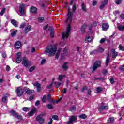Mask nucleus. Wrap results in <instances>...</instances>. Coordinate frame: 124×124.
I'll use <instances>...</instances> for the list:
<instances>
[{
	"instance_id": "f257e3e1",
	"label": "nucleus",
	"mask_w": 124,
	"mask_h": 124,
	"mask_svg": "<svg viewBox=\"0 0 124 124\" xmlns=\"http://www.w3.org/2000/svg\"><path fill=\"white\" fill-rule=\"evenodd\" d=\"M68 14L67 18L65 20V22L67 24V27L66 30V32H63L62 33V38L64 39V38H68L69 36V33H70V31L71 30V26H70V24L72 23V16H73V13L70 11V8L68 7Z\"/></svg>"
},
{
	"instance_id": "f03ea898",
	"label": "nucleus",
	"mask_w": 124,
	"mask_h": 124,
	"mask_svg": "<svg viewBox=\"0 0 124 124\" xmlns=\"http://www.w3.org/2000/svg\"><path fill=\"white\" fill-rule=\"evenodd\" d=\"M57 52V46L55 45H50L47 46L46 52L49 54L51 56H53L56 54Z\"/></svg>"
},
{
	"instance_id": "7ed1b4c3",
	"label": "nucleus",
	"mask_w": 124,
	"mask_h": 124,
	"mask_svg": "<svg viewBox=\"0 0 124 124\" xmlns=\"http://www.w3.org/2000/svg\"><path fill=\"white\" fill-rule=\"evenodd\" d=\"M26 5L24 4H21L19 6V11L21 14L20 16H26V10H25V8L26 7Z\"/></svg>"
},
{
	"instance_id": "20e7f679",
	"label": "nucleus",
	"mask_w": 124,
	"mask_h": 124,
	"mask_svg": "<svg viewBox=\"0 0 124 124\" xmlns=\"http://www.w3.org/2000/svg\"><path fill=\"white\" fill-rule=\"evenodd\" d=\"M16 89L17 95L19 97L22 96L24 93V88L23 89L21 87H17Z\"/></svg>"
},
{
	"instance_id": "39448f33",
	"label": "nucleus",
	"mask_w": 124,
	"mask_h": 124,
	"mask_svg": "<svg viewBox=\"0 0 124 124\" xmlns=\"http://www.w3.org/2000/svg\"><path fill=\"white\" fill-rule=\"evenodd\" d=\"M101 64V62L100 61H96L94 62L93 66V71H95L98 67H100Z\"/></svg>"
},
{
	"instance_id": "423d86ee",
	"label": "nucleus",
	"mask_w": 124,
	"mask_h": 124,
	"mask_svg": "<svg viewBox=\"0 0 124 124\" xmlns=\"http://www.w3.org/2000/svg\"><path fill=\"white\" fill-rule=\"evenodd\" d=\"M31 63V61H28L27 58H23L22 64H23V65H24V66H25L26 67H28V66H29V65H30Z\"/></svg>"
},
{
	"instance_id": "0eeeda50",
	"label": "nucleus",
	"mask_w": 124,
	"mask_h": 124,
	"mask_svg": "<svg viewBox=\"0 0 124 124\" xmlns=\"http://www.w3.org/2000/svg\"><path fill=\"white\" fill-rule=\"evenodd\" d=\"M110 54L112 59H116V58H117V57L118 56V52H116V50H115L114 48L111 50Z\"/></svg>"
},
{
	"instance_id": "6e6552de",
	"label": "nucleus",
	"mask_w": 124,
	"mask_h": 124,
	"mask_svg": "<svg viewBox=\"0 0 124 124\" xmlns=\"http://www.w3.org/2000/svg\"><path fill=\"white\" fill-rule=\"evenodd\" d=\"M44 115V114H43L38 115L36 119L37 122H38L40 124H43V123H44V119H42V117H43Z\"/></svg>"
},
{
	"instance_id": "1a4fd4ad",
	"label": "nucleus",
	"mask_w": 124,
	"mask_h": 124,
	"mask_svg": "<svg viewBox=\"0 0 124 124\" xmlns=\"http://www.w3.org/2000/svg\"><path fill=\"white\" fill-rule=\"evenodd\" d=\"M22 55V53L20 52H18L16 54V62L17 63H20L22 61V58H21V56Z\"/></svg>"
},
{
	"instance_id": "9d476101",
	"label": "nucleus",
	"mask_w": 124,
	"mask_h": 124,
	"mask_svg": "<svg viewBox=\"0 0 124 124\" xmlns=\"http://www.w3.org/2000/svg\"><path fill=\"white\" fill-rule=\"evenodd\" d=\"M24 91L27 94H31V93H34V90H31L30 88L28 87H24Z\"/></svg>"
},
{
	"instance_id": "9b49d317",
	"label": "nucleus",
	"mask_w": 124,
	"mask_h": 124,
	"mask_svg": "<svg viewBox=\"0 0 124 124\" xmlns=\"http://www.w3.org/2000/svg\"><path fill=\"white\" fill-rule=\"evenodd\" d=\"M77 120V117L74 115L71 116V118L69 119V121L66 122L67 124H72L73 122Z\"/></svg>"
},
{
	"instance_id": "f8f14e48",
	"label": "nucleus",
	"mask_w": 124,
	"mask_h": 124,
	"mask_svg": "<svg viewBox=\"0 0 124 124\" xmlns=\"http://www.w3.org/2000/svg\"><path fill=\"white\" fill-rule=\"evenodd\" d=\"M108 109H109L108 106H103L101 105L99 108V111L101 112V111H103V110H108Z\"/></svg>"
},
{
	"instance_id": "ddd939ff",
	"label": "nucleus",
	"mask_w": 124,
	"mask_h": 124,
	"mask_svg": "<svg viewBox=\"0 0 124 124\" xmlns=\"http://www.w3.org/2000/svg\"><path fill=\"white\" fill-rule=\"evenodd\" d=\"M22 46V43L20 41H17L15 44V47L16 49H20Z\"/></svg>"
},
{
	"instance_id": "4468645a",
	"label": "nucleus",
	"mask_w": 124,
	"mask_h": 124,
	"mask_svg": "<svg viewBox=\"0 0 124 124\" xmlns=\"http://www.w3.org/2000/svg\"><path fill=\"white\" fill-rule=\"evenodd\" d=\"M30 12H32V13H34L35 14H36L37 12V8L35 7L32 6L30 8Z\"/></svg>"
},
{
	"instance_id": "2eb2a0df",
	"label": "nucleus",
	"mask_w": 124,
	"mask_h": 124,
	"mask_svg": "<svg viewBox=\"0 0 124 124\" xmlns=\"http://www.w3.org/2000/svg\"><path fill=\"white\" fill-rule=\"evenodd\" d=\"M102 28L103 31H105L107 30H108V28H109V25L107 23H103L102 24Z\"/></svg>"
},
{
	"instance_id": "dca6fc26",
	"label": "nucleus",
	"mask_w": 124,
	"mask_h": 124,
	"mask_svg": "<svg viewBox=\"0 0 124 124\" xmlns=\"http://www.w3.org/2000/svg\"><path fill=\"white\" fill-rule=\"evenodd\" d=\"M37 111V109H36V108H33L32 109V110L31 111V112H30L28 113L29 116H30V117L31 116L33 115V114L35 113V112Z\"/></svg>"
},
{
	"instance_id": "f3484780",
	"label": "nucleus",
	"mask_w": 124,
	"mask_h": 124,
	"mask_svg": "<svg viewBox=\"0 0 124 124\" xmlns=\"http://www.w3.org/2000/svg\"><path fill=\"white\" fill-rule=\"evenodd\" d=\"M31 30V26L28 25L25 29V34H27Z\"/></svg>"
},
{
	"instance_id": "a211bd4d",
	"label": "nucleus",
	"mask_w": 124,
	"mask_h": 124,
	"mask_svg": "<svg viewBox=\"0 0 124 124\" xmlns=\"http://www.w3.org/2000/svg\"><path fill=\"white\" fill-rule=\"evenodd\" d=\"M65 56H67V50H66V49L64 48L61 52V57L62 58H63V57H65Z\"/></svg>"
},
{
	"instance_id": "6ab92c4d",
	"label": "nucleus",
	"mask_w": 124,
	"mask_h": 124,
	"mask_svg": "<svg viewBox=\"0 0 124 124\" xmlns=\"http://www.w3.org/2000/svg\"><path fill=\"white\" fill-rule=\"evenodd\" d=\"M11 23L12 25H13V26L16 27V28H17V27H18V25H19V22H17V21L14 19H12L11 20Z\"/></svg>"
},
{
	"instance_id": "aec40b11",
	"label": "nucleus",
	"mask_w": 124,
	"mask_h": 124,
	"mask_svg": "<svg viewBox=\"0 0 124 124\" xmlns=\"http://www.w3.org/2000/svg\"><path fill=\"white\" fill-rule=\"evenodd\" d=\"M62 51V48H59L57 50V51L56 52V54L55 56V59L58 60L59 59V57H60V55L61 54V51Z\"/></svg>"
},
{
	"instance_id": "412c9836",
	"label": "nucleus",
	"mask_w": 124,
	"mask_h": 124,
	"mask_svg": "<svg viewBox=\"0 0 124 124\" xmlns=\"http://www.w3.org/2000/svg\"><path fill=\"white\" fill-rule=\"evenodd\" d=\"M7 93H6L5 94H4L3 97L2 98V102L5 103L6 101H7Z\"/></svg>"
},
{
	"instance_id": "4be33fe9",
	"label": "nucleus",
	"mask_w": 124,
	"mask_h": 124,
	"mask_svg": "<svg viewBox=\"0 0 124 124\" xmlns=\"http://www.w3.org/2000/svg\"><path fill=\"white\" fill-rule=\"evenodd\" d=\"M68 64V62H65L62 65V68H63L64 70H67V69H68V66H67Z\"/></svg>"
},
{
	"instance_id": "5701e85b",
	"label": "nucleus",
	"mask_w": 124,
	"mask_h": 124,
	"mask_svg": "<svg viewBox=\"0 0 124 124\" xmlns=\"http://www.w3.org/2000/svg\"><path fill=\"white\" fill-rule=\"evenodd\" d=\"M86 28H87V24H84L81 27V31L82 34L85 33V31H86Z\"/></svg>"
},
{
	"instance_id": "b1692460",
	"label": "nucleus",
	"mask_w": 124,
	"mask_h": 124,
	"mask_svg": "<svg viewBox=\"0 0 124 124\" xmlns=\"http://www.w3.org/2000/svg\"><path fill=\"white\" fill-rule=\"evenodd\" d=\"M81 9L84 12H87V6L85 3H82L81 4Z\"/></svg>"
},
{
	"instance_id": "393cba45",
	"label": "nucleus",
	"mask_w": 124,
	"mask_h": 124,
	"mask_svg": "<svg viewBox=\"0 0 124 124\" xmlns=\"http://www.w3.org/2000/svg\"><path fill=\"white\" fill-rule=\"evenodd\" d=\"M108 3V1H105L104 3H102V4L100 6V9H103L104 8V6L106 5Z\"/></svg>"
},
{
	"instance_id": "a878e982",
	"label": "nucleus",
	"mask_w": 124,
	"mask_h": 124,
	"mask_svg": "<svg viewBox=\"0 0 124 124\" xmlns=\"http://www.w3.org/2000/svg\"><path fill=\"white\" fill-rule=\"evenodd\" d=\"M49 31H50V36L51 37H54V30L53 29V27H50L49 28Z\"/></svg>"
},
{
	"instance_id": "bb28decb",
	"label": "nucleus",
	"mask_w": 124,
	"mask_h": 124,
	"mask_svg": "<svg viewBox=\"0 0 124 124\" xmlns=\"http://www.w3.org/2000/svg\"><path fill=\"white\" fill-rule=\"evenodd\" d=\"M93 40V37L91 36H87L85 38V41H88V42H91Z\"/></svg>"
},
{
	"instance_id": "cd10ccee",
	"label": "nucleus",
	"mask_w": 124,
	"mask_h": 124,
	"mask_svg": "<svg viewBox=\"0 0 124 124\" xmlns=\"http://www.w3.org/2000/svg\"><path fill=\"white\" fill-rule=\"evenodd\" d=\"M17 31H18V30H15L14 31H13L11 33V36H12V37L15 36L17 33Z\"/></svg>"
},
{
	"instance_id": "c85d7f7f",
	"label": "nucleus",
	"mask_w": 124,
	"mask_h": 124,
	"mask_svg": "<svg viewBox=\"0 0 124 124\" xmlns=\"http://www.w3.org/2000/svg\"><path fill=\"white\" fill-rule=\"evenodd\" d=\"M105 64L106 66H108L109 64V53H108L107 58L106 60Z\"/></svg>"
},
{
	"instance_id": "c756f323",
	"label": "nucleus",
	"mask_w": 124,
	"mask_h": 124,
	"mask_svg": "<svg viewBox=\"0 0 124 124\" xmlns=\"http://www.w3.org/2000/svg\"><path fill=\"white\" fill-rule=\"evenodd\" d=\"M119 31H124V25H120L118 27Z\"/></svg>"
},
{
	"instance_id": "7c9ffc66",
	"label": "nucleus",
	"mask_w": 124,
	"mask_h": 124,
	"mask_svg": "<svg viewBox=\"0 0 124 124\" xmlns=\"http://www.w3.org/2000/svg\"><path fill=\"white\" fill-rule=\"evenodd\" d=\"M10 113H11V115H12V116H14V117H15V118L18 115V113H17V112H16L14 110L11 111Z\"/></svg>"
},
{
	"instance_id": "2f4dec72",
	"label": "nucleus",
	"mask_w": 124,
	"mask_h": 124,
	"mask_svg": "<svg viewBox=\"0 0 124 124\" xmlns=\"http://www.w3.org/2000/svg\"><path fill=\"white\" fill-rule=\"evenodd\" d=\"M63 77H65V75H60L58 78L59 81H62Z\"/></svg>"
},
{
	"instance_id": "473e14b6",
	"label": "nucleus",
	"mask_w": 124,
	"mask_h": 124,
	"mask_svg": "<svg viewBox=\"0 0 124 124\" xmlns=\"http://www.w3.org/2000/svg\"><path fill=\"white\" fill-rule=\"evenodd\" d=\"M75 110H76V107H75V106H73L70 108V111H71V112H74Z\"/></svg>"
},
{
	"instance_id": "72a5a7b5",
	"label": "nucleus",
	"mask_w": 124,
	"mask_h": 124,
	"mask_svg": "<svg viewBox=\"0 0 124 124\" xmlns=\"http://www.w3.org/2000/svg\"><path fill=\"white\" fill-rule=\"evenodd\" d=\"M22 110L24 112H29V111H30V108L24 107V108H23Z\"/></svg>"
},
{
	"instance_id": "f704fd0d",
	"label": "nucleus",
	"mask_w": 124,
	"mask_h": 124,
	"mask_svg": "<svg viewBox=\"0 0 124 124\" xmlns=\"http://www.w3.org/2000/svg\"><path fill=\"white\" fill-rule=\"evenodd\" d=\"M38 20L39 22V23H42L44 21V17H39L38 18Z\"/></svg>"
},
{
	"instance_id": "c9c22d12",
	"label": "nucleus",
	"mask_w": 124,
	"mask_h": 124,
	"mask_svg": "<svg viewBox=\"0 0 124 124\" xmlns=\"http://www.w3.org/2000/svg\"><path fill=\"white\" fill-rule=\"evenodd\" d=\"M79 118L85 119L87 118V115H86V114H81L79 115Z\"/></svg>"
},
{
	"instance_id": "e433bc0d",
	"label": "nucleus",
	"mask_w": 124,
	"mask_h": 124,
	"mask_svg": "<svg viewBox=\"0 0 124 124\" xmlns=\"http://www.w3.org/2000/svg\"><path fill=\"white\" fill-rule=\"evenodd\" d=\"M119 48L121 51H124V46H123L121 44L119 45Z\"/></svg>"
},
{
	"instance_id": "4c0bfd02",
	"label": "nucleus",
	"mask_w": 124,
	"mask_h": 124,
	"mask_svg": "<svg viewBox=\"0 0 124 124\" xmlns=\"http://www.w3.org/2000/svg\"><path fill=\"white\" fill-rule=\"evenodd\" d=\"M26 23L23 22L20 25V29H24L25 27L26 26Z\"/></svg>"
},
{
	"instance_id": "58836bf2",
	"label": "nucleus",
	"mask_w": 124,
	"mask_h": 124,
	"mask_svg": "<svg viewBox=\"0 0 124 124\" xmlns=\"http://www.w3.org/2000/svg\"><path fill=\"white\" fill-rule=\"evenodd\" d=\"M96 91H97V93H100L101 91H102V88H101V87H98L97 88Z\"/></svg>"
},
{
	"instance_id": "ea45409f",
	"label": "nucleus",
	"mask_w": 124,
	"mask_h": 124,
	"mask_svg": "<svg viewBox=\"0 0 124 124\" xmlns=\"http://www.w3.org/2000/svg\"><path fill=\"white\" fill-rule=\"evenodd\" d=\"M35 69V66H33L29 69V72H32Z\"/></svg>"
},
{
	"instance_id": "a19ab883",
	"label": "nucleus",
	"mask_w": 124,
	"mask_h": 124,
	"mask_svg": "<svg viewBox=\"0 0 124 124\" xmlns=\"http://www.w3.org/2000/svg\"><path fill=\"white\" fill-rule=\"evenodd\" d=\"M46 99H47V96L46 95H44L42 100L43 102L45 103V102H46Z\"/></svg>"
},
{
	"instance_id": "79ce46f5",
	"label": "nucleus",
	"mask_w": 124,
	"mask_h": 124,
	"mask_svg": "<svg viewBox=\"0 0 124 124\" xmlns=\"http://www.w3.org/2000/svg\"><path fill=\"white\" fill-rule=\"evenodd\" d=\"M105 41H106V38H103L100 41V43H101V44H102V43L105 42Z\"/></svg>"
},
{
	"instance_id": "37998d69",
	"label": "nucleus",
	"mask_w": 124,
	"mask_h": 124,
	"mask_svg": "<svg viewBox=\"0 0 124 124\" xmlns=\"http://www.w3.org/2000/svg\"><path fill=\"white\" fill-rule=\"evenodd\" d=\"M5 8H3L2 9V10L1 11V12L0 13V15H1V16H2L3 15V14H4V12H5Z\"/></svg>"
},
{
	"instance_id": "c03bdc74",
	"label": "nucleus",
	"mask_w": 124,
	"mask_h": 124,
	"mask_svg": "<svg viewBox=\"0 0 124 124\" xmlns=\"http://www.w3.org/2000/svg\"><path fill=\"white\" fill-rule=\"evenodd\" d=\"M110 82L111 83V85H114L115 84V80L114 78H111L109 79Z\"/></svg>"
},
{
	"instance_id": "a18cd8bd",
	"label": "nucleus",
	"mask_w": 124,
	"mask_h": 124,
	"mask_svg": "<svg viewBox=\"0 0 124 124\" xmlns=\"http://www.w3.org/2000/svg\"><path fill=\"white\" fill-rule=\"evenodd\" d=\"M52 118L54 119V120H55V121H58L59 120V117L57 115H53L52 116Z\"/></svg>"
},
{
	"instance_id": "49530a36",
	"label": "nucleus",
	"mask_w": 124,
	"mask_h": 124,
	"mask_svg": "<svg viewBox=\"0 0 124 124\" xmlns=\"http://www.w3.org/2000/svg\"><path fill=\"white\" fill-rule=\"evenodd\" d=\"M33 86L34 87H37V88H38V87H40V84L38 83V82H35L33 84Z\"/></svg>"
},
{
	"instance_id": "de8ad7c7",
	"label": "nucleus",
	"mask_w": 124,
	"mask_h": 124,
	"mask_svg": "<svg viewBox=\"0 0 124 124\" xmlns=\"http://www.w3.org/2000/svg\"><path fill=\"white\" fill-rule=\"evenodd\" d=\"M47 107L48 108V109H53V108H54L52 104L47 105Z\"/></svg>"
},
{
	"instance_id": "09e8293b",
	"label": "nucleus",
	"mask_w": 124,
	"mask_h": 124,
	"mask_svg": "<svg viewBox=\"0 0 124 124\" xmlns=\"http://www.w3.org/2000/svg\"><path fill=\"white\" fill-rule=\"evenodd\" d=\"M76 5L74 4V5H73L72 7V10H73V12H75V10H76Z\"/></svg>"
},
{
	"instance_id": "8fccbe9b",
	"label": "nucleus",
	"mask_w": 124,
	"mask_h": 124,
	"mask_svg": "<svg viewBox=\"0 0 124 124\" xmlns=\"http://www.w3.org/2000/svg\"><path fill=\"white\" fill-rule=\"evenodd\" d=\"M16 118L17 119H18V120H22V116L18 114L17 115H16Z\"/></svg>"
},
{
	"instance_id": "3c124183",
	"label": "nucleus",
	"mask_w": 124,
	"mask_h": 124,
	"mask_svg": "<svg viewBox=\"0 0 124 124\" xmlns=\"http://www.w3.org/2000/svg\"><path fill=\"white\" fill-rule=\"evenodd\" d=\"M98 52H99V53H102L104 50L103 49V48H102L101 47H99L98 48Z\"/></svg>"
},
{
	"instance_id": "603ef678",
	"label": "nucleus",
	"mask_w": 124,
	"mask_h": 124,
	"mask_svg": "<svg viewBox=\"0 0 124 124\" xmlns=\"http://www.w3.org/2000/svg\"><path fill=\"white\" fill-rule=\"evenodd\" d=\"M110 123H113L114 121L115 120V119L114 118V117H110L109 119Z\"/></svg>"
},
{
	"instance_id": "864d4df0",
	"label": "nucleus",
	"mask_w": 124,
	"mask_h": 124,
	"mask_svg": "<svg viewBox=\"0 0 124 124\" xmlns=\"http://www.w3.org/2000/svg\"><path fill=\"white\" fill-rule=\"evenodd\" d=\"M96 53H97V51L93 50V51L90 52V55H93L94 54H96Z\"/></svg>"
},
{
	"instance_id": "5fc2aeb1",
	"label": "nucleus",
	"mask_w": 124,
	"mask_h": 124,
	"mask_svg": "<svg viewBox=\"0 0 124 124\" xmlns=\"http://www.w3.org/2000/svg\"><path fill=\"white\" fill-rule=\"evenodd\" d=\"M82 49V47H79V46H78L77 47V51L78 53H79L80 52V50H81Z\"/></svg>"
},
{
	"instance_id": "6e6d98bb",
	"label": "nucleus",
	"mask_w": 124,
	"mask_h": 124,
	"mask_svg": "<svg viewBox=\"0 0 124 124\" xmlns=\"http://www.w3.org/2000/svg\"><path fill=\"white\" fill-rule=\"evenodd\" d=\"M120 17L121 19H122V20H124V14H121L120 16Z\"/></svg>"
},
{
	"instance_id": "4d7b16f0",
	"label": "nucleus",
	"mask_w": 124,
	"mask_h": 124,
	"mask_svg": "<svg viewBox=\"0 0 124 124\" xmlns=\"http://www.w3.org/2000/svg\"><path fill=\"white\" fill-rule=\"evenodd\" d=\"M115 3H116V4H121V3H122V0H116L115 1Z\"/></svg>"
},
{
	"instance_id": "13d9d810",
	"label": "nucleus",
	"mask_w": 124,
	"mask_h": 124,
	"mask_svg": "<svg viewBox=\"0 0 124 124\" xmlns=\"http://www.w3.org/2000/svg\"><path fill=\"white\" fill-rule=\"evenodd\" d=\"M45 62H46V60L45 59H42V61H41V64H44V63Z\"/></svg>"
},
{
	"instance_id": "bf43d9fd",
	"label": "nucleus",
	"mask_w": 124,
	"mask_h": 124,
	"mask_svg": "<svg viewBox=\"0 0 124 124\" xmlns=\"http://www.w3.org/2000/svg\"><path fill=\"white\" fill-rule=\"evenodd\" d=\"M39 4H40V5H41V6L42 7H44V6H45V4L43 3H42V2H41V1L39 3Z\"/></svg>"
},
{
	"instance_id": "052dcab7",
	"label": "nucleus",
	"mask_w": 124,
	"mask_h": 124,
	"mask_svg": "<svg viewBox=\"0 0 124 124\" xmlns=\"http://www.w3.org/2000/svg\"><path fill=\"white\" fill-rule=\"evenodd\" d=\"M51 94H48L47 98V100H50V99H51Z\"/></svg>"
},
{
	"instance_id": "680f3d73",
	"label": "nucleus",
	"mask_w": 124,
	"mask_h": 124,
	"mask_svg": "<svg viewBox=\"0 0 124 124\" xmlns=\"http://www.w3.org/2000/svg\"><path fill=\"white\" fill-rule=\"evenodd\" d=\"M40 102H39V101L37 100L36 101V102H35V106H38V105H39Z\"/></svg>"
},
{
	"instance_id": "e2e57ef3",
	"label": "nucleus",
	"mask_w": 124,
	"mask_h": 124,
	"mask_svg": "<svg viewBox=\"0 0 124 124\" xmlns=\"http://www.w3.org/2000/svg\"><path fill=\"white\" fill-rule=\"evenodd\" d=\"M6 70L7 71H9L10 70V67L9 66L7 65L6 68Z\"/></svg>"
},
{
	"instance_id": "0e129e2a",
	"label": "nucleus",
	"mask_w": 124,
	"mask_h": 124,
	"mask_svg": "<svg viewBox=\"0 0 124 124\" xmlns=\"http://www.w3.org/2000/svg\"><path fill=\"white\" fill-rule=\"evenodd\" d=\"M62 85V83L61 82H58L56 83V86L57 88H59V87H60V86H61Z\"/></svg>"
},
{
	"instance_id": "69168bd1",
	"label": "nucleus",
	"mask_w": 124,
	"mask_h": 124,
	"mask_svg": "<svg viewBox=\"0 0 124 124\" xmlns=\"http://www.w3.org/2000/svg\"><path fill=\"white\" fill-rule=\"evenodd\" d=\"M108 71H107V69L104 70L103 71V74H106Z\"/></svg>"
},
{
	"instance_id": "338daca9",
	"label": "nucleus",
	"mask_w": 124,
	"mask_h": 124,
	"mask_svg": "<svg viewBox=\"0 0 124 124\" xmlns=\"http://www.w3.org/2000/svg\"><path fill=\"white\" fill-rule=\"evenodd\" d=\"M87 87H86V86H85V87H84L82 88V89L81 90L82 93H83V92H84V91L87 90Z\"/></svg>"
},
{
	"instance_id": "774afa93",
	"label": "nucleus",
	"mask_w": 124,
	"mask_h": 124,
	"mask_svg": "<svg viewBox=\"0 0 124 124\" xmlns=\"http://www.w3.org/2000/svg\"><path fill=\"white\" fill-rule=\"evenodd\" d=\"M120 70H122V71H124V64L122 66L121 68H120Z\"/></svg>"
}]
</instances>
